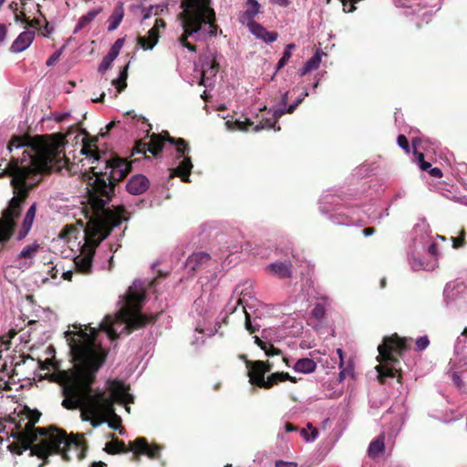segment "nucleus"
Masks as SVG:
<instances>
[{
	"instance_id": "c03bdc74",
	"label": "nucleus",
	"mask_w": 467,
	"mask_h": 467,
	"mask_svg": "<svg viewBox=\"0 0 467 467\" xmlns=\"http://www.w3.org/2000/svg\"><path fill=\"white\" fill-rule=\"evenodd\" d=\"M418 142H419V140H417V139L412 140V147L414 149L413 153H414L417 163L419 165H420L422 162L425 161V160H424V154L422 152L418 151V149H417Z\"/></svg>"
},
{
	"instance_id": "052dcab7",
	"label": "nucleus",
	"mask_w": 467,
	"mask_h": 467,
	"mask_svg": "<svg viewBox=\"0 0 467 467\" xmlns=\"http://www.w3.org/2000/svg\"><path fill=\"white\" fill-rule=\"evenodd\" d=\"M129 65H130V63L126 64V66L120 71L119 76V78H120V80H122L123 83H127Z\"/></svg>"
},
{
	"instance_id": "58836bf2",
	"label": "nucleus",
	"mask_w": 467,
	"mask_h": 467,
	"mask_svg": "<svg viewBox=\"0 0 467 467\" xmlns=\"http://www.w3.org/2000/svg\"><path fill=\"white\" fill-rule=\"evenodd\" d=\"M465 234H466V232L465 230L462 228L461 231H460V234H459V236L457 237H451V242H452V247L454 249H459L462 246H464L465 244Z\"/></svg>"
},
{
	"instance_id": "473e14b6",
	"label": "nucleus",
	"mask_w": 467,
	"mask_h": 467,
	"mask_svg": "<svg viewBox=\"0 0 467 467\" xmlns=\"http://www.w3.org/2000/svg\"><path fill=\"white\" fill-rule=\"evenodd\" d=\"M321 62V57L318 53L315 54L306 63V65L301 68L300 75L304 76L307 74L308 72L317 69Z\"/></svg>"
},
{
	"instance_id": "603ef678",
	"label": "nucleus",
	"mask_w": 467,
	"mask_h": 467,
	"mask_svg": "<svg viewBox=\"0 0 467 467\" xmlns=\"http://www.w3.org/2000/svg\"><path fill=\"white\" fill-rule=\"evenodd\" d=\"M152 36L150 35V33L148 32V36H139L137 41H138V44L143 48V46H147V45H150L152 43Z\"/></svg>"
},
{
	"instance_id": "393cba45",
	"label": "nucleus",
	"mask_w": 467,
	"mask_h": 467,
	"mask_svg": "<svg viewBox=\"0 0 467 467\" xmlns=\"http://www.w3.org/2000/svg\"><path fill=\"white\" fill-rule=\"evenodd\" d=\"M131 443L132 442H130V447L128 448L122 440L112 439L106 443L104 451L109 454L127 453L132 451Z\"/></svg>"
},
{
	"instance_id": "f257e3e1",
	"label": "nucleus",
	"mask_w": 467,
	"mask_h": 467,
	"mask_svg": "<svg viewBox=\"0 0 467 467\" xmlns=\"http://www.w3.org/2000/svg\"><path fill=\"white\" fill-rule=\"evenodd\" d=\"M75 330L65 332L70 348L74 366L72 369L59 371L57 381L62 387L64 400L62 406L67 410L83 409L82 420H88L85 415H103L111 430L125 433L121 418L116 414L110 399L104 394L92 395V385L96 374L105 362L107 352L96 342L97 331L90 328V333L82 329L81 325H72Z\"/></svg>"
},
{
	"instance_id": "a211bd4d",
	"label": "nucleus",
	"mask_w": 467,
	"mask_h": 467,
	"mask_svg": "<svg viewBox=\"0 0 467 467\" xmlns=\"http://www.w3.org/2000/svg\"><path fill=\"white\" fill-rule=\"evenodd\" d=\"M98 141V137H91L88 134H86L85 138L83 139V146L81 149V152L85 154L87 157L93 158L94 161L102 162V159L100 156V152L96 145Z\"/></svg>"
},
{
	"instance_id": "de8ad7c7",
	"label": "nucleus",
	"mask_w": 467,
	"mask_h": 467,
	"mask_svg": "<svg viewBox=\"0 0 467 467\" xmlns=\"http://www.w3.org/2000/svg\"><path fill=\"white\" fill-rule=\"evenodd\" d=\"M451 379L453 383V385L458 388L459 389H462L464 388V383L461 378V375L458 372H452L451 374Z\"/></svg>"
},
{
	"instance_id": "f704fd0d",
	"label": "nucleus",
	"mask_w": 467,
	"mask_h": 467,
	"mask_svg": "<svg viewBox=\"0 0 467 467\" xmlns=\"http://www.w3.org/2000/svg\"><path fill=\"white\" fill-rule=\"evenodd\" d=\"M40 248V245L36 243L31 244V245H26L18 254V258L22 259V258H25V259H29V258H33L35 256V254H36V252L39 250Z\"/></svg>"
},
{
	"instance_id": "79ce46f5",
	"label": "nucleus",
	"mask_w": 467,
	"mask_h": 467,
	"mask_svg": "<svg viewBox=\"0 0 467 467\" xmlns=\"http://www.w3.org/2000/svg\"><path fill=\"white\" fill-rule=\"evenodd\" d=\"M234 125L239 130L247 131L250 127L254 126V122L251 121V119L246 118L244 121L235 120L234 122Z\"/></svg>"
},
{
	"instance_id": "a19ab883",
	"label": "nucleus",
	"mask_w": 467,
	"mask_h": 467,
	"mask_svg": "<svg viewBox=\"0 0 467 467\" xmlns=\"http://www.w3.org/2000/svg\"><path fill=\"white\" fill-rule=\"evenodd\" d=\"M312 315L317 320L323 319L326 315V309L324 306L321 304H317L312 310Z\"/></svg>"
},
{
	"instance_id": "5701e85b",
	"label": "nucleus",
	"mask_w": 467,
	"mask_h": 467,
	"mask_svg": "<svg viewBox=\"0 0 467 467\" xmlns=\"http://www.w3.org/2000/svg\"><path fill=\"white\" fill-rule=\"evenodd\" d=\"M36 203H33L27 210V212L24 217L21 228L19 229L18 234H17V240H19V241L23 240L29 233V231L32 227L35 216H36Z\"/></svg>"
},
{
	"instance_id": "bb28decb",
	"label": "nucleus",
	"mask_w": 467,
	"mask_h": 467,
	"mask_svg": "<svg viewBox=\"0 0 467 467\" xmlns=\"http://www.w3.org/2000/svg\"><path fill=\"white\" fill-rule=\"evenodd\" d=\"M293 368L296 372L308 374L312 373L317 368V363L308 358H299L294 365Z\"/></svg>"
},
{
	"instance_id": "9d476101",
	"label": "nucleus",
	"mask_w": 467,
	"mask_h": 467,
	"mask_svg": "<svg viewBox=\"0 0 467 467\" xmlns=\"http://www.w3.org/2000/svg\"><path fill=\"white\" fill-rule=\"evenodd\" d=\"M208 4V0H182L181 7L183 12L181 14L182 19V35L186 37L193 36L202 26L201 8Z\"/></svg>"
},
{
	"instance_id": "7ed1b4c3",
	"label": "nucleus",
	"mask_w": 467,
	"mask_h": 467,
	"mask_svg": "<svg viewBox=\"0 0 467 467\" xmlns=\"http://www.w3.org/2000/svg\"><path fill=\"white\" fill-rule=\"evenodd\" d=\"M38 432L36 441L28 448L30 456H37L43 462L38 467H44L49 462L48 457L60 454L65 462H70V451L75 452L78 461L85 459L88 445L83 433L68 435L64 429L55 425L36 430Z\"/></svg>"
},
{
	"instance_id": "b1692460",
	"label": "nucleus",
	"mask_w": 467,
	"mask_h": 467,
	"mask_svg": "<svg viewBox=\"0 0 467 467\" xmlns=\"http://www.w3.org/2000/svg\"><path fill=\"white\" fill-rule=\"evenodd\" d=\"M288 372H275L270 374L265 379L259 380V388L269 389L280 382L286 381Z\"/></svg>"
},
{
	"instance_id": "680f3d73",
	"label": "nucleus",
	"mask_w": 467,
	"mask_h": 467,
	"mask_svg": "<svg viewBox=\"0 0 467 467\" xmlns=\"http://www.w3.org/2000/svg\"><path fill=\"white\" fill-rule=\"evenodd\" d=\"M7 34V28L5 25L0 24V43L4 42Z\"/></svg>"
},
{
	"instance_id": "13d9d810",
	"label": "nucleus",
	"mask_w": 467,
	"mask_h": 467,
	"mask_svg": "<svg viewBox=\"0 0 467 467\" xmlns=\"http://www.w3.org/2000/svg\"><path fill=\"white\" fill-rule=\"evenodd\" d=\"M275 467H296V463L279 460L275 462Z\"/></svg>"
},
{
	"instance_id": "39448f33",
	"label": "nucleus",
	"mask_w": 467,
	"mask_h": 467,
	"mask_svg": "<svg viewBox=\"0 0 467 467\" xmlns=\"http://www.w3.org/2000/svg\"><path fill=\"white\" fill-rule=\"evenodd\" d=\"M124 220L119 213L107 212L106 219L97 217L88 222L81 254L74 259L77 272L83 275L91 274L96 247L110 234L114 227L119 226Z\"/></svg>"
},
{
	"instance_id": "4468645a",
	"label": "nucleus",
	"mask_w": 467,
	"mask_h": 467,
	"mask_svg": "<svg viewBox=\"0 0 467 467\" xmlns=\"http://www.w3.org/2000/svg\"><path fill=\"white\" fill-rule=\"evenodd\" d=\"M265 363L263 360H246V368H248L249 382L259 388V380L265 379V371L263 368Z\"/></svg>"
},
{
	"instance_id": "aec40b11",
	"label": "nucleus",
	"mask_w": 467,
	"mask_h": 467,
	"mask_svg": "<svg viewBox=\"0 0 467 467\" xmlns=\"http://www.w3.org/2000/svg\"><path fill=\"white\" fill-rule=\"evenodd\" d=\"M34 38V31L22 32L11 45L10 51L12 53H20L26 50L32 44Z\"/></svg>"
},
{
	"instance_id": "6e6552de",
	"label": "nucleus",
	"mask_w": 467,
	"mask_h": 467,
	"mask_svg": "<svg viewBox=\"0 0 467 467\" xmlns=\"http://www.w3.org/2000/svg\"><path fill=\"white\" fill-rule=\"evenodd\" d=\"M145 298L146 293L143 289L129 288L126 296V306L119 311V318L125 324L128 334L142 328L148 324L154 323L161 315V313L145 315L141 312Z\"/></svg>"
},
{
	"instance_id": "e433bc0d",
	"label": "nucleus",
	"mask_w": 467,
	"mask_h": 467,
	"mask_svg": "<svg viewBox=\"0 0 467 467\" xmlns=\"http://www.w3.org/2000/svg\"><path fill=\"white\" fill-rule=\"evenodd\" d=\"M245 313V322L244 327L250 334H254L259 330L260 325L255 322V320L252 321L250 315L244 309Z\"/></svg>"
},
{
	"instance_id": "dca6fc26",
	"label": "nucleus",
	"mask_w": 467,
	"mask_h": 467,
	"mask_svg": "<svg viewBox=\"0 0 467 467\" xmlns=\"http://www.w3.org/2000/svg\"><path fill=\"white\" fill-rule=\"evenodd\" d=\"M150 186L148 178L142 174L132 176L127 182L126 189L129 193L140 195L145 192Z\"/></svg>"
},
{
	"instance_id": "a18cd8bd",
	"label": "nucleus",
	"mask_w": 467,
	"mask_h": 467,
	"mask_svg": "<svg viewBox=\"0 0 467 467\" xmlns=\"http://www.w3.org/2000/svg\"><path fill=\"white\" fill-rule=\"evenodd\" d=\"M397 142L399 144V146L405 150L406 153H409L410 152V144H409V140L408 139L406 138L405 135L403 134H400L397 138Z\"/></svg>"
},
{
	"instance_id": "864d4df0",
	"label": "nucleus",
	"mask_w": 467,
	"mask_h": 467,
	"mask_svg": "<svg viewBox=\"0 0 467 467\" xmlns=\"http://www.w3.org/2000/svg\"><path fill=\"white\" fill-rule=\"evenodd\" d=\"M112 85L116 88L118 93H121L127 87V83H123L119 78L112 80Z\"/></svg>"
},
{
	"instance_id": "72a5a7b5",
	"label": "nucleus",
	"mask_w": 467,
	"mask_h": 467,
	"mask_svg": "<svg viewBox=\"0 0 467 467\" xmlns=\"http://www.w3.org/2000/svg\"><path fill=\"white\" fill-rule=\"evenodd\" d=\"M278 120H275V116L273 115L272 118L270 119H262L259 124L255 125L254 127V130L255 131H259L261 130H271V129H274V130H280V127H276V123H277Z\"/></svg>"
},
{
	"instance_id": "4c0bfd02",
	"label": "nucleus",
	"mask_w": 467,
	"mask_h": 467,
	"mask_svg": "<svg viewBox=\"0 0 467 467\" xmlns=\"http://www.w3.org/2000/svg\"><path fill=\"white\" fill-rule=\"evenodd\" d=\"M123 44H124L123 38L117 39L115 41V43L111 46V47L108 53V56L112 57L113 59H115L119 56L120 49L123 47Z\"/></svg>"
},
{
	"instance_id": "c756f323",
	"label": "nucleus",
	"mask_w": 467,
	"mask_h": 467,
	"mask_svg": "<svg viewBox=\"0 0 467 467\" xmlns=\"http://www.w3.org/2000/svg\"><path fill=\"white\" fill-rule=\"evenodd\" d=\"M307 96L308 92L305 91L302 97L298 98L293 104L289 105L288 107L285 106L282 109L274 110L275 119L278 120L285 114H292Z\"/></svg>"
},
{
	"instance_id": "a878e982",
	"label": "nucleus",
	"mask_w": 467,
	"mask_h": 467,
	"mask_svg": "<svg viewBox=\"0 0 467 467\" xmlns=\"http://www.w3.org/2000/svg\"><path fill=\"white\" fill-rule=\"evenodd\" d=\"M123 16H124L123 4L119 3L108 19V23H109L108 30L114 31L115 29H117L118 26H119V24L121 23Z\"/></svg>"
},
{
	"instance_id": "ddd939ff",
	"label": "nucleus",
	"mask_w": 467,
	"mask_h": 467,
	"mask_svg": "<svg viewBox=\"0 0 467 467\" xmlns=\"http://www.w3.org/2000/svg\"><path fill=\"white\" fill-rule=\"evenodd\" d=\"M212 258L209 254L205 252H197L190 255L185 263V267L189 272L196 273L199 270L204 269L209 266Z\"/></svg>"
},
{
	"instance_id": "412c9836",
	"label": "nucleus",
	"mask_w": 467,
	"mask_h": 467,
	"mask_svg": "<svg viewBox=\"0 0 467 467\" xmlns=\"http://www.w3.org/2000/svg\"><path fill=\"white\" fill-rule=\"evenodd\" d=\"M219 68L220 65L215 57H213L212 58L207 57L205 62L202 64V76L198 84L200 86H205V79L210 77L216 76Z\"/></svg>"
},
{
	"instance_id": "ea45409f",
	"label": "nucleus",
	"mask_w": 467,
	"mask_h": 467,
	"mask_svg": "<svg viewBox=\"0 0 467 467\" xmlns=\"http://www.w3.org/2000/svg\"><path fill=\"white\" fill-rule=\"evenodd\" d=\"M149 33H150V35H151L153 36L152 37L153 41L150 45L143 46L144 50L152 49L155 47V45L158 43L159 38H160V31L154 26L149 30Z\"/></svg>"
},
{
	"instance_id": "f3484780",
	"label": "nucleus",
	"mask_w": 467,
	"mask_h": 467,
	"mask_svg": "<svg viewBox=\"0 0 467 467\" xmlns=\"http://www.w3.org/2000/svg\"><path fill=\"white\" fill-rule=\"evenodd\" d=\"M248 27L250 32L255 36L256 38L262 39L265 43H273L278 37L277 32L268 31L257 22H249Z\"/></svg>"
},
{
	"instance_id": "0e129e2a",
	"label": "nucleus",
	"mask_w": 467,
	"mask_h": 467,
	"mask_svg": "<svg viewBox=\"0 0 467 467\" xmlns=\"http://www.w3.org/2000/svg\"><path fill=\"white\" fill-rule=\"evenodd\" d=\"M116 122L113 120V121H110L105 128H106V131H101L99 133V135L101 137H105L107 136V134L109 133V131L115 126Z\"/></svg>"
},
{
	"instance_id": "f03ea898",
	"label": "nucleus",
	"mask_w": 467,
	"mask_h": 467,
	"mask_svg": "<svg viewBox=\"0 0 467 467\" xmlns=\"http://www.w3.org/2000/svg\"><path fill=\"white\" fill-rule=\"evenodd\" d=\"M28 138L14 136L7 145L12 152L14 148H25L21 157L12 156L3 174L10 176L15 196L2 212L0 218V244L8 242L15 234L16 222L22 211V204L29 192L42 181V175L50 171L51 164L60 159L65 137L57 134Z\"/></svg>"
},
{
	"instance_id": "8fccbe9b",
	"label": "nucleus",
	"mask_w": 467,
	"mask_h": 467,
	"mask_svg": "<svg viewBox=\"0 0 467 467\" xmlns=\"http://www.w3.org/2000/svg\"><path fill=\"white\" fill-rule=\"evenodd\" d=\"M100 328L103 329V330H106L108 335L112 338V339H115L118 337V334L117 332L115 331V329L113 328L112 325L111 324H105V323H101L100 324Z\"/></svg>"
},
{
	"instance_id": "1a4fd4ad",
	"label": "nucleus",
	"mask_w": 467,
	"mask_h": 467,
	"mask_svg": "<svg viewBox=\"0 0 467 467\" xmlns=\"http://www.w3.org/2000/svg\"><path fill=\"white\" fill-rule=\"evenodd\" d=\"M165 141L175 145L178 153L185 154L190 150L189 145L184 139L171 137L169 132L165 130L160 134L152 133L150 136L149 142H145L143 140H136L131 149V156L140 155V157L135 158L133 161H140L141 158L150 159V157L147 155V151L153 156H159L163 150Z\"/></svg>"
},
{
	"instance_id": "9b49d317",
	"label": "nucleus",
	"mask_w": 467,
	"mask_h": 467,
	"mask_svg": "<svg viewBox=\"0 0 467 467\" xmlns=\"http://www.w3.org/2000/svg\"><path fill=\"white\" fill-rule=\"evenodd\" d=\"M108 389L109 391V394L103 389H92V395H100L103 393L106 399H110L112 400L113 406L116 402L124 404L127 411L130 412V409L128 407V404L133 402V397L129 393L130 388L126 386L122 381L114 379L109 381Z\"/></svg>"
},
{
	"instance_id": "338daca9",
	"label": "nucleus",
	"mask_w": 467,
	"mask_h": 467,
	"mask_svg": "<svg viewBox=\"0 0 467 467\" xmlns=\"http://www.w3.org/2000/svg\"><path fill=\"white\" fill-rule=\"evenodd\" d=\"M375 232H376V229L374 227H367V228H364L362 231V233L365 236H370L373 234H375Z\"/></svg>"
},
{
	"instance_id": "20e7f679",
	"label": "nucleus",
	"mask_w": 467,
	"mask_h": 467,
	"mask_svg": "<svg viewBox=\"0 0 467 467\" xmlns=\"http://www.w3.org/2000/svg\"><path fill=\"white\" fill-rule=\"evenodd\" d=\"M102 162L103 167L97 165L90 168L96 178L89 191V202L96 211L97 217L106 219L107 212L113 211L105 206L114 195L116 184L130 172L131 163L118 156L104 159ZM114 212L120 213L123 218L125 208L121 206Z\"/></svg>"
},
{
	"instance_id": "2f4dec72",
	"label": "nucleus",
	"mask_w": 467,
	"mask_h": 467,
	"mask_svg": "<svg viewBox=\"0 0 467 467\" xmlns=\"http://www.w3.org/2000/svg\"><path fill=\"white\" fill-rule=\"evenodd\" d=\"M102 11L101 8L94 9L88 11L86 15L82 16L76 26L75 32H78L83 28H85L88 25H89L94 18Z\"/></svg>"
},
{
	"instance_id": "49530a36",
	"label": "nucleus",
	"mask_w": 467,
	"mask_h": 467,
	"mask_svg": "<svg viewBox=\"0 0 467 467\" xmlns=\"http://www.w3.org/2000/svg\"><path fill=\"white\" fill-rule=\"evenodd\" d=\"M178 41L179 43L183 47H186L187 49H189L190 51L192 52H196L197 50V47L195 45L190 43L188 41V37L184 36L183 35H182L179 38H178Z\"/></svg>"
},
{
	"instance_id": "423d86ee",
	"label": "nucleus",
	"mask_w": 467,
	"mask_h": 467,
	"mask_svg": "<svg viewBox=\"0 0 467 467\" xmlns=\"http://www.w3.org/2000/svg\"><path fill=\"white\" fill-rule=\"evenodd\" d=\"M412 338L401 337L397 333L383 337L381 344L378 346L379 364L376 367L379 373V381L383 384L386 378L397 377L398 382H401L402 375L400 367V358L404 352L410 349Z\"/></svg>"
},
{
	"instance_id": "6e6d98bb",
	"label": "nucleus",
	"mask_w": 467,
	"mask_h": 467,
	"mask_svg": "<svg viewBox=\"0 0 467 467\" xmlns=\"http://www.w3.org/2000/svg\"><path fill=\"white\" fill-rule=\"evenodd\" d=\"M352 365L348 364L347 368H343L338 375V380L341 382L344 380L347 375H349L352 373Z\"/></svg>"
},
{
	"instance_id": "7c9ffc66",
	"label": "nucleus",
	"mask_w": 467,
	"mask_h": 467,
	"mask_svg": "<svg viewBox=\"0 0 467 467\" xmlns=\"http://www.w3.org/2000/svg\"><path fill=\"white\" fill-rule=\"evenodd\" d=\"M254 343L265 351L267 357L278 356L282 354L281 349L275 348L272 343L262 340L260 337L255 336Z\"/></svg>"
},
{
	"instance_id": "4d7b16f0",
	"label": "nucleus",
	"mask_w": 467,
	"mask_h": 467,
	"mask_svg": "<svg viewBox=\"0 0 467 467\" xmlns=\"http://www.w3.org/2000/svg\"><path fill=\"white\" fill-rule=\"evenodd\" d=\"M14 17L16 22H27L26 14L23 11L18 10L17 12H16Z\"/></svg>"
},
{
	"instance_id": "6ab92c4d",
	"label": "nucleus",
	"mask_w": 467,
	"mask_h": 467,
	"mask_svg": "<svg viewBox=\"0 0 467 467\" xmlns=\"http://www.w3.org/2000/svg\"><path fill=\"white\" fill-rule=\"evenodd\" d=\"M266 269L281 279L290 278L293 273L291 262L276 261L267 265Z\"/></svg>"
},
{
	"instance_id": "f8f14e48",
	"label": "nucleus",
	"mask_w": 467,
	"mask_h": 467,
	"mask_svg": "<svg viewBox=\"0 0 467 467\" xmlns=\"http://www.w3.org/2000/svg\"><path fill=\"white\" fill-rule=\"evenodd\" d=\"M133 451L132 461H140V455H147L150 459L157 460L161 457V447L157 444H149L144 437L135 439L131 443Z\"/></svg>"
},
{
	"instance_id": "2eb2a0df",
	"label": "nucleus",
	"mask_w": 467,
	"mask_h": 467,
	"mask_svg": "<svg viewBox=\"0 0 467 467\" xmlns=\"http://www.w3.org/2000/svg\"><path fill=\"white\" fill-rule=\"evenodd\" d=\"M211 0H208V4H205V6L201 8L202 13V24L209 25V32L210 36H216L218 32L222 34V30L219 29V26L216 25V17L214 10L210 6Z\"/></svg>"
},
{
	"instance_id": "c85d7f7f",
	"label": "nucleus",
	"mask_w": 467,
	"mask_h": 467,
	"mask_svg": "<svg viewBox=\"0 0 467 467\" xmlns=\"http://www.w3.org/2000/svg\"><path fill=\"white\" fill-rule=\"evenodd\" d=\"M385 437L379 435L374 441H372L368 446V454L370 458H376L385 450Z\"/></svg>"
},
{
	"instance_id": "0eeeda50",
	"label": "nucleus",
	"mask_w": 467,
	"mask_h": 467,
	"mask_svg": "<svg viewBox=\"0 0 467 467\" xmlns=\"http://www.w3.org/2000/svg\"><path fill=\"white\" fill-rule=\"evenodd\" d=\"M41 413L38 410L26 409L21 415H18V420L16 418L9 417L8 421L14 426L6 434L16 440L8 445V450L12 453L21 455L36 441L38 433L36 430L41 428L36 427V423L38 422Z\"/></svg>"
},
{
	"instance_id": "774afa93",
	"label": "nucleus",
	"mask_w": 467,
	"mask_h": 467,
	"mask_svg": "<svg viewBox=\"0 0 467 467\" xmlns=\"http://www.w3.org/2000/svg\"><path fill=\"white\" fill-rule=\"evenodd\" d=\"M285 429L286 432L296 431H297V427L290 422H286L285 425Z\"/></svg>"
},
{
	"instance_id": "cd10ccee",
	"label": "nucleus",
	"mask_w": 467,
	"mask_h": 467,
	"mask_svg": "<svg viewBox=\"0 0 467 467\" xmlns=\"http://www.w3.org/2000/svg\"><path fill=\"white\" fill-rule=\"evenodd\" d=\"M248 8L241 15L240 21L242 23L247 22H255L254 17L258 14L260 5L256 0H248L247 1Z\"/></svg>"
},
{
	"instance_id": "4be33fe9",
	"label": "nucleus",
	"mask_w": 467,
	"mask_h": 467,
	"mask_svg": "<svg viewBox=\"0 0 467 467\" xmlns=\"http://www.w3.org/2000/svg\"><path fill=\"white\" fill-rule=\"evenodd\" d=\"M188 152L185 154L179 153V158L183 157V160L180 162L178 167L173 170L172 175L178 176L182 179V182H188L189 177L192 169V160L189 156H186Z\"/></svg>"
},
{
	"instance_id": "69168bd1",
	"label": "nucleus",
	"mask_w": 467,
	"mask_h": 467,
	"mask_svg": "<svg viewBox=\"0 0 467 467\" xmlns=\"http://www.w3.org/2000/svg\"><path fill=\"white\" fill-rule=\"evenodd\" d=\"M337 354L339 358V368H342L344 366V352L341 348H337Z\"/></svg>"
},
{
	"instance_id": "bf43d9fd",
	"label": "nucleus",
	"mask_w": 467,
	"mask_h": 467,
	"mask_svg": "<svg viewBox=\"0 0 467 467\" xmlns=\"http://www.w3.org/2000/svg\"><path fill=\"white\" fill-rule=\"evenodd\" d=\"M429 174L431 176V177H435V178H441L442 177V171L440 168L438 167H434V168H431L429 170Z\"/></svg>"
},
{
	"instance_id": "c9c22d12",
	"label": "nucleus",
	"mask_w": 467,
	"mask_h": 467,
	"mask_svg": "<svg viewBox=\"0 0 467 467\" xmlns=\"http://www.w3.org/2000/svg\"><path fill=\"white\" fill-rule=\"evenodd\" d=\"M296 47V45L295 44H288L285 48V51L283 52V56L282 57L279 59L278 63H277V70H279L280 68H282L283 67H285L289 59L291 58V56H292V50Z\"/></svg>"
},
{
	"instance_id": "09e8293b",
	"label": "nucleus",
	"mask_w": 467,
	"mask_h": 467,
	"mask_svg": "<svg viewBox=\"0 0 467 467\" xmlns=\"http://www.w3.org/2000/svg\"><path fill=\"white\" fill-rule=\"evenodd\" d=\"M429 344H430V340L427 336L419 337L416 340L417 350H419V351L424 350L429 346Z\"/></svg>"
},
{
	"instance_id": "3c124183",
	"label": "nucleus",
	"mask_w": 467,
	"mask_h": 467,
	"mask_svg": "<svg viewBox=\"0 0 467 467\" xmlns=\"http://www.w3.org/2000/svg\"><path fill=\"white\" fill-rule=\"evenodd\" d=\"M89 416L92 417L91 425L94 428L99 426L102 423H105L106 420H108V419L105 416H103V415H91V414H89Z\"/></svg>"
},
{
	"instance_id": "5fc2aeb1",
	"label": "nucleus",
	"mask_w": 467,
	"mask_h": 467,
	"mask_svg": "<svg viewBox=\"0 0 467 467\" xmlns=\"http://www.w3.org/2000/svg\"><path fill=\"white\" fill-rule=\"evenodd\" d=\"M60 55H61V51H57L54 54H52L47 60L46 65L47 67H50V66L54 65L55 63H57L60 57Z\"/></svg>"
},
{
	"instance_id": "e2e57ef3",
	"label": "nucleus",
	"mask_w": 467,
	"mask_h": 467,
	"mask_svg": "<svg viewBox=\"0 0 467 467\" xmlns=\"http://www.w3.org/2000/svg\"><path fill=\"white\" fill-rule=\"evenodd\" d=\"M154 26L160 31L161 28H164L166 26V23L162 18H157L155 20Z\"/></svg>"
},
{
	"instance_id": "37998d69",
	"label": "nucleus",
	"mask_w": 467,
	"mask_h": 467,
	"mask_svg": "<svg viewBox=\"0 0 467 467\" xmlns=\"http://www.w3.org/2000/svg\"><path fill=\"white\" fill-rule=\"evenodd\" d=\"M114 60L115 59L109 57L108 55L105 56L104 58L102 59V62L100 63V65L99 67V71L100 73L104 74L111 67V64Z\"/></svg>"
}]
</instances>
